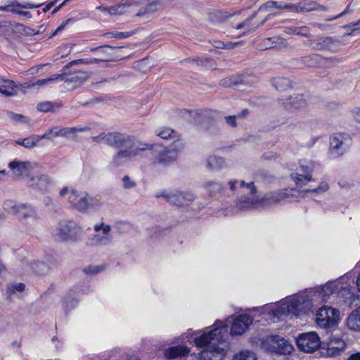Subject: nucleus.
<instances>
[{
  "label": "nucleus",
  "instance_id": "nucleus-1",
  "mask_svg": "<svg viewBox=\"0 0 360 360\" xmlns=\"http://www.w3.org/2000/svg\"><path fill=\"white\" fill-rule=\"evenodd\" d=\"M319 287L309 290L302 294L295 295L281 301L277 304L262 307L263 311H268L270 318L281 319L283 316L293 314L298 316L308 313L314 304L325 302L322 300Z\"/></svg>",
  "mask_w": 360,
  "mask_h": 360
},
{
  "label": "nucleus",
  "instance_id": "nucleus-2",
  "mask_svg": "<svg viewBox=\"0 0 360 360\" xmlns=\"http://www.w3.org/2000/svg\"><path fill=\"white\" fill-rule=\"evenodd\" d=\"M227 330L226 324L217 321L200 336L194 338L196 347H206L199 353L200 360H224L229 349L224 340Z\"/></svg>",
  "mask_w": 360,
  "mask_h": 360
},
{
  "label": "nucleus",
  "instance_id": "nucleus-3",
  "mask_svg": "<svg viewBox=\"0 0 360 360\" xmlns=\"http://www.w3.org/2000/svg\"><path fill=\"white\" fill-rule=\"evenodd\" d=\"M240 188L243 193L250 194V197H243L241 202H245V208H252L258 205L265 206L283 201L290 200L292 198L303 197V191L295 188H286L266 194L261 197L257 194V189L253 182L245 183L241 180Z\"/></svg>",
  "mask_w": 360,
  "mask_h": 360
},
{
  "label": "nucleus",
  "instance_id": "nucleus-4",
  "mask_svg": "<svg viewBox=\"0 0 360 360\" xmlns=\"http://www.w3.org/2000/svg\"><path fill=\"white\" fill-rule=\"evenodd\" d=\"M119 140L116 139L115 144V146L120 148L117 153L113 157L112 163L115 166H118L122 163V159L131 158L138 155L139 150L145 149H152V146H149L147 143H140L135 141L129 136L118 134Z\"/></svg>",
  "mask_w": 360,
  "mask_h": 360
},
{
  "label": "nucleus",
  "instance_id": "nucleus-5",
  "mask_svg": "<svg viewBox=\"0 0 360 360\" xmlns=\"http://www.w3.org/2000/svg\"><path fill=\"white\" fill-rule=\"evenodd\" d=\"M84 229L77 223L67 220H60L53 228L51 235L59 242L76 241L79 239Z\"/></svg>",
  "mask_w": 360,
  "mask_h": 360
},
{
  "label": "nucleus",
  "instance_id": "nucleus-6",
  "mask_svg": "<svg viewBox=\"0 0 360 360\" xmlns=\"http://www.w3.org/2000/svg\"><path fill=\"white\" fill-rule=\"evenodd\" d=\"M261 347L268 352L283 355L291 354L294 349L292 345L288 340L279 335H271L263 338Z\"/></svg>",
  "mask_w": 360,
  "mask_h": 360
},
{
  "label": "nucleus",
  "instance_id": "nucleus-7",
  "mask_svg": "<svg viewBox=\"0 0 360 360\" xmlns=\"http://www.w3.org/2000/svg\"><path fill=\"white\" fill-rule=\"evenodd\" d=\"M340 311L328 306H323L315 314V322L320 328H330L339 321Z\"/></svg>",
  "mask_w": 360,
  "mask_h": 360
},
{
  "label": "nucleus",
  "instance_id": "nucleus-8",
  "mask_svg": "<svg viewBox=\"0 0 360 360\" xmlns=\"http://www.w3.org/2000/svg\"><path fill=\"white\" fill-rule=\"evenodd\" d=\"M183 148L182 141H174L169 148H161L160 150H157L155 160L158 163L163 165H171L176 160L179 152Z\"/></svg>",
  "mask_w": 360,
  "mask_h": 360
},
{
  "label": "nucleus",
  "instance_id": "nucleus-9",
  "mask_svg": "<svg viewBox=\"0 0 360 360\" xmlns=\"http://www.w3.org/2000/svg\"><path fill=\"white\" fill-rule=\"evenodd\" d=\"M120 47H113L110 46H103L95 48H91V51L97 52L99 58H91V59H80L78 60H74L70 62L67 66L72 65L73 64H77L79 63H83L86 64L96 63L101 61H112L117 59H119L117 56H115V52L119 50Z\"/></svg>",
  "mask_w": 360,
  "mask_h": 360
},
{
  "label": "nucleus",
  "instance_id": "nucleus-10",
  "mask_svg": "<svg viewBox=\"0 0 360 360\" xmlns=\"http://www.w3.org/2000/svg\"><path fill=\"white\" fill-rule=\"evenodd\" d=\"M314 162L312 160L302 159L299 162L298 172H292L290 178L298 186L306 185L312 179Z\"/></svg>",
  "mask_w": 360,
  "mask_h": 360
},
{
  "label": "nucleus",
  "instance_id": "nucleus-11",
  "mask_svg": "<svg viewBox=\"0 0 360 360\" xmlns=\"http://www.w3.org/2000/svg\"><path fill=\"white\" fill-rule=\"evenodd\" d=\"M4 210L19 219H26L29 217H34L36 216V210L29 204L16 203L12 200H6L4 203Z\"/></svg>",
  "mask_w": 360,
  "mask_h": 360
},
{
  "label": "nucleus",
  "instance_id": "nucleus-12",
  "mask_svg": "<svg viewBox=\"0 0 360 360\" xmlns=\"http://www.w3.org/2000/svg\"><path fill=\"white\" fill-rule=\"evenodd\" d=\"M298 348L305 352H314L321 345L319 335L315 332H309L300 334L296 338Z\"/></svg>",
  "mask_w": 360,
  "mask_h": 360
},
{
  "label": "nucleus",
  "instance_id": "nucleus-13",
  "mask_svg": "<svg viewBox=\"0 0 360 360\" xmlns=\"http://www.w3.org/2000/svg\"><path fill=\"white\" fill-rule=\"evenodd\" d=\"M272 9H288L292 11L299 12V11H311L314 10H320L323 11L325 10V8L323 6H319L318 7H310V8H305L302 7L299 4H286L283 1H269L265 3L264 4L262 5L259 7L260 11H270Z\"/></svg>",
  "mask_w": 360,
  "mask_h": 360
},
{
  "label": "nucleus",
  "instance_id": "nucleus-14",
  "mask_svg": "<svg viewBox=\"0 0 360 360\" xmlns=\"http://www.w3.org/2000/svg\"><path fill=\"white\" fill-rule=\"evenodd\" d=\"M347 141V136L345 134H336L331 136L329 150L330 157L335 158L343 155L348 147Z\"/></svg>",
  "mask_w": 360,
  "mask_h": 360
},
{
  "label": "nucleus",
  "instance_id": "nucleus-15",
  "mask_svg": "<svg viewBox=\"0 0 360 360\" xmlns=\"http://www.w3.org/2000/svg\"><path fill=\"white\" fill-rule=\"evenodd\" d=\"M89 77V75L85 71H75L68 75L64 76V82L62 86L63 89L68 91H72L80 86L85 82Z\"/></svg>",
  "mask_w": 360,
  "mask_h": 360
},
{
  "label": "nucleus",
  "instance_id": "nucleus-16",
  "mask_svg": "<svg viewBox=\"0 0 360 360\" xmlns=\"http://www.w3.org/2000/svg\"><path fill=\"white\" fill-rule=\"evenodd\" d=\"M168 202L172 205L181 206L186 205L195 199L194 195L191 192L172 191L162 194Z\"/></svg>",
  "mask_w": 360,
  "mask_h": 360
},
{
  "label": "nucleus",
  "instance_id": "nucleus-17",
  "mask_svg": "<svg viewBox=\"0 0 360 360\" xmlns=\"http://www.w3.org/2000/svg\"><path fill=\"white\" fill-rule=\"evenodd\" d=\"M94 229L98 233L95 234L92 238L93 243L96 245H108L112 242V236L110 234L111 227L110 225L101 223L95 224Z\"/></svg>",
  "mask_w": 360,
  "mask_h": 360
},
{
  "label": "nucleus",
  "instance_id": "nucleus-18",
  "mask_svg": "<svg viewBox=\"0 0 360 360\" xmlns=\"http://www.w3.org/2000/svg\"><path fill=\"white\" fill-rule=\"evenodd\" d=\"M252 323V319L248 314H241L236 316L232 323L230 334L231 335H241Z\"/></svg>",
  "mask_w": 360,
  "mask_h": 360
},
{
  "label": "nucleus",
  "instance_id": "nucleus-19",
  "mask_svg": "<svg viewBox=\"0 0 360 360\" xmlns=\"http://www.w3.org/2000/svg\"><path fill=\"white\" fill-rule=\"evenodd\" d=\"M93 199L85 193H79L75 190H72L69 195V202L79 211L88 209Z\"/></svg>",
  "mask_w": 360,
  "mask_h": 360
},
{
  "label": "nucleus",
  "instance_id": "nucleus-20",
  "mask_svg": "<svg viewBox=\"0 0 360 360\" xmlns=\"http://www.w3.org/2000/svg\"><path fill=\"white\" fill-rule=\"evenodd\" d=\"M8 167L12 170L15 176L23 177L27 176L30 170L37 167V164L29 161L21 162L15 160L9 162Z\"/></svg>",
  "mask_w": 360,
  "mask_h": 360
},
{
  "label": "nucleus",
  "instance_id": "nucleus-21",
  "mask_svg": "<svg viewBox=\"0 0 360 360\" xmlns=\"http://www.w3.org/2000/svg\"><path fill=\"white\" fill-rule=\"evenodd\" d=\"M348 278L342 277L338 281H342L339 285V288L336 290V294L338 297H343L345 300H348L352 303L355 300L354 294V289L351 286L350 283H348Z\"/></svg>",
  "mask_w": 360,
  "mask_h": 360
},
{
  "label": "nucleus",
  "instance_id": "nucleus-22",
  "mask_svg": "<svg viewBox=\"0 0 360 360\" xmlns=\"http://www.w3.org/2000/svg\"><path fill=\"white\" fill-rule=\"evenodd\" d=\"M346 348L345 342L339 338H333L328 344L326 354L328 356L334 357L339 355Z\"/></svg>",
  "mask_w": 360,
  "mask_h": 360
},
{
  "label": "nucleus",
  "instance_id": "nucleus-23",
  "mask_svg": "<svg viewBox=\"0 0 360 360\" xmlns=\"http://www.w3.org/2000/svg\"><path fill=\"white\" fill-rule=\"evenodd\" d=\"M342 281H334L328 282L325 285L319 286L321 293L322 300L327 302L330 300V296L336 294V290L339 288V285Z\"/></svg>",
  "mask_w": 360,
  "mask_h": 360
},
{
  "label": "nucleus",
  "instance_id": "nucleus-24",
  "mask_svg": "<svg viewBox=\"0 0 360 360\" xmlns=\"http://www.w3.org/2000/svg\"><path fill=\"white\" fill-rule=\"evenodd\" d=\"M44 137L45 134L41 136L33 134L23 139H19L15 141V143L20 146H22L27 149H32L34 148V147L41 145V141L44 139Z\"/></svg>",
  "mask_w": 360,
  "mask_h": 360
},
{
  "label": "nucleus",
  "instance_id": "nucleus-25",
  "mask_svg": "<svg viewBox=\"0 0 360 360\" xmlns=\"http://www.w3.org/2000/svg\"><path fill=\"white\" fill-rule=\"evenodd\" d=\"M284 105L287 110L293 111L295 110L304 108L307 105V101L303 95L298 94L291 96L287 99L284 103Z\"/></svg>",
  "mask_w": 360,
  "mask_h": 360
},
{
  "label": "nucleus",
  "instance_id": "nucleus-26",
  "mask_svg": "<svg viewBox=\"0 0 360 360\" xmlns=\"http://www.w3.org/2000/svg\"><path fill=\"white\" fill-rule=\"evenodd\" d=\"M135 1L122 0L119 4L110 6V15H121L131 11V4Z\"/></svg>",
  "mask_w": 360,
  "mask_h": 360
},
{
  "label": "nucleus",
  "instance_id": "nucleus-27",
  "mask_svg": "<svg viewBox=\"0 0 360 360\" xmlns=\"http://www.w3.org/2000/svg\"><path fill=\"white\" fill-rule=\"evenodd\" d=\"M347 326L351 330L360 332V306L348 316Z\"/></svg>",
  "mask_w": 360,
  "mask_h": 360
},
{
  "label": "nucleus",
  "instance_id": "nucleus-28",
  "mask_svg": "<svg viewBox=\"0 0 360 360\" xmlns=\"http://www.w3.org/2000/svg\"><path fill=\"white\" fill-rule=\"evenodd\" d=\"M189 353V349L185 345H179L168 348L165 352V356L167 359H174L179 356H184Z\"/></svg>",
  "mask_w": 360,
  "mask_h": 360
},
{
  "label": "nucleus",
  "instance_id": "nucleus-29",
  "mask_svg": "<svg viewBox=\"0 0 360 360\" xmlns=\"http://www.w3.org/2000/svg\"><path fill=\"white\" fill-rule=\"evenodd\" d=\"M119 133H101L100 135L97 136H92V139L96 143H103L109 146H112L115 144L116 139L119 140Z\"/></svg>",
  "mask_w": 360,
  "mask_h": 360
},
{
  "label": "nucleus",
  "instance_id": "nucleus-30",
  "mask_svg": "<svg viewBox=\"0 0 360 360\" xmlns=\"http://www.w3.org/2000/svg\"><path fill=\"white\" fill-rule=\"evenodd\" d=\"M272 86L278 91H285L290 89L291 82L286 77H275L271 81Z\"/></svg>",
  "mask_w": 360,
  "mask_h": 360
},
{
  "label": "nucleus",
  "instance_id": "nucleus-31",
  "mask_svg": "<svg viewBox=\"0 0 360 360\" xmlns=\"http://www.w3.org/2000/svg\"><path fill=\"white\" fill-rule=\"evenodd\" d=\"M157 136L162 139H174L178 137V133L169 127H162L155 131Z\"/></svg>",
  "mask_w": 360,
  "mask_h": 360
},
{
  "label": "nucleus",
  "instance_id": "nucleus-32",
  "mask_svg": "<svg viewBox=\"0 0 360 360\" xmlns=\"http://www.w3.org/2000/svg\"><path fill=\"white\" fill-rule=\"evenodd\" d=\"M257 79L256 77L250 75H242L237 78L233 79L232 84H245L247 86H252L253 84L257 82Z\"/></svg>",
  "mask_w": 360,
  "mask_h": 360
},
{
  "label": "nucleus",
  "instance_id": "nucleus-33",
  "mask_svg": "<svg viewBox=\"0 0 360 360\" xmlns=\"http://www.w3.org/2000/svg\"><path fill=\"white\" fill-rule=\"evenodd\" d=\"M27 184L33 189L42 190L45 185V179L43 175L34 176L28 179Z\"/></svg>",
  "mask_w": 360,
  "mask_h": 360
},
{
  "label": "nucleus",
  "instance_id": "nucleus-34",
  "mask_svg": "<svg viewBox=\"0 0 360 360\" xmlns=\"http://www.w3.org/2000/svg\"><path fill=\"white\" fill-rule=\"evenodd\" d=\"M232 360H257L256 354L250 350H243L236 353Z\"/></svg>",
  "mask_w": 360,
  "mask_h": 360
},
{
  "label": "nucleus",
  "instance_id": "nucleus-35",
  "mask_svg": "<svg viewBox=\"0 0 360 360\" xmlns=\"http://www.w3.org/2000/svg\"><path fill=\"white\" fill-rule=\"evenodd\" d=\"M25 289V285L22 283H13L7 285L6 293L8 297L11 299V296L15 292H22Z\"/></svg>",
  "mask_w": 360,
  "mask_h": 360
},
{
  "label": "nucleus",
  "instance_id": "nucleus-36",
  "mask_svg": "<svg viewBox=\"0 0 360 360\" xmlns=\"http://www.w3.org/2000/svg\"><path fill=\"white\" fill-rule=\"evenodd\" d=\"M224 162V160L221 158L210 156L207 160V167L209 169H217L220 168Z\"/></svg>",
  "mask_w": 360,
  "mask_h": 360
},
{
  "label": "nucleus",
  "instance_id": "nucleus-37",
  "mask_svg": "<svg viewBox=\"0 0 360 360\" xmlns=\"http://www.w3.org/2000/svg\"><path fill=\"white\" fill-rule=\"evenodd\" d=\"M6 115L11 121L15 123L25 124L30 122V119L27 117H25L21 114L15 113L12 111H7Z\"/></svg>",
  "mask_w": 360,
  "mask_h": 360
},
{
  "label": "nucleus",
  "instance_id": "nucleus-38",
  "mask_svg": "<svg viewBox=\"0 0 360 360\" xmlns=\"http://www.w3.org/2000/svg\"><path fill=\"white\" fill-rule=\"evenodd\" d=\"M88 129L87 127H70L60 129L59 131H56V134L60 135L61 136H67L70 133L75 134L77 132H82Z\"/></svg>",
  "mask_w": 360,
  "mask_h": 360
},
{
  "label": "nucleus",
  "instance_id": "nucleus-39",
  "mask_svg": "<svg viewBox=\"0 0 360 360\" xmlns=\"http://www.w3.org/2000/svg\"><path fill=\"white\" fill-rule=\"evenodd\" d=\"M20 6V4L18 3V1H11L8 5L4 6H0V11H11L13 13L18 14L19 11H20V8H21Z\"/></svg>",
  "mask_w": 360,
  "mask_h": 360
},
{
  "label": "nucleus",
  "instance_id": "nucleus-40",
  "mask_svg": "<svg viewBox=\"0 0 360 360\" xmlns=\"http://www.w3.org/2000/svg\"><path fill=\"white\" fill-rule=\"evenodd\" d=\"M328 189H329L328 184L325 181H321L316 188L311 189H311L300 190V191H303V197H304V194L307 193L312 192V193H324V192L327 191Z\"/></svg>",
  "mask_w": 360,
  "mask_h": 360
},
{
  "label": "nucleus",
  "instance_id": "nucleus-41",
  "mask_svg": "<svg viewBox=\"0 0 360 360\" xmlns=\"http://www.w3.org/2000/svg\"><path fill=\"white\" fill-rule=\"evenodd\" d=\"M205 188L210 193H215L220 192L223 188V186L219 182L212 181L206 183Z\"/></svg>",
  "mask_w": 360,
  "mask_h": 360
},
{
  "label": "nucleus",
  "instance_id": "nucleus-42",
  "mask_svg": "<svg viewBox=\"0 0 360 360\" xmlns=\"http://www.w3.org/2000/svg\"><path fill=\"white\" fill-rule=\"evenodd\" d=\"M240 181H240L239 182H238L237 181H229V186H230V188H231V190H232V191L236 190V189L237 188L236 185H237V184H239V186H238V188H239L240 191L243 193L242 190H241V189H240ZM243 194H244L243 197H250V194H248V193L247 194V193H243ZM243 198V196H241V197L239 198V200H239V203L240 204V207L241 209H246L245 207H244V206L246 205V203H245V202H241V198Z\"/></svg>",
  "mask_w": 360,
  "mask_h": 360
},
{
  "label": "nucleus",
  "instance_id": "nucleus-43",
  "mask_svg": "<svg viewBox=\"0 0 360 360\" xmlns=\"http://www.w3.org/2000/svg\"><path fill=\"white\" fill-rule=\"evenodd\" d=\"M44 84H45V79H38L36 82H25V83H24L23 84L21 85V89L25 93L26 89L34 88V87H35L37 86H41Z\"/></svg>",
  "mask_w": 360,
  "mask_h": 360
},
{
  "label": "nucleus",
  "instance_id": "nucleus-44",
  "mask_svg": "<svg viewBox=\"0 0 360 360\" xmlns=\"http://www.w3.org/2000/svg\"><path fill=\"white\" fill-rule=\"evenodd\" d=\"M134 33V31L131 32H112L108 33L107 34L110 35L111 37L117 38V39H124L127 38L131 36Z\"/></svg>",
  "mask_w": 360,
  "mask_h": 360
},
{
  "label": "nucleus",
  "instance_id": "nucleus-45",
  "mask_svg": "<svg viewBox=\"0 0 360 360\" xmlns=\"http://www.w3.org/2000/svg\"><path fill=\"white\" fill-rule=\"evenodd\" d=\"M319 56L317 55H314L312 56H307L304 58V63L309 67L316 66L317 65V61L319 60Z\"/></svg>",
  "mask_w": 360,
  "mask_h": 360
},
{
  "label": "nucleus",
  "instance_id": "nucleus-46",
  "mask_svg": "<svg viewBox=\"0 0 360 360\" xmlns=\"http://www.w3.org/2000/svg\"><path fill=\"white\" fill-rule=\"evenodd\" d=\"M55 82H64V75H54L51 77H46V85L54 83Z\"/></svg>",
  "mask_w": 360,
  "mask_h": 360
},
{
  "label": "nucleus",
  "instance_id": "nucleus-47",
  "mask_svg": "<svg viewBox=\"0 0 360 360\" xmlns=\"http://www.w3.org/2000/svg\"><path fill=\"white\" fill-rule=\"evenodd\" d=\"M102 268L99 266H89L84 269V272L86 274H96L100 272Z\"/></svg>",
  "mask_w": 360,
  "mask_h": 360
},
{
  "label": "nucleus",
  "instance_id": "nucleus-48",
  "mask_svg": "<svg viewBox=\"0 0 360 360\" xmlns=\"http://www.w3.org/2000/svg\"><path fill=\"white\" fill-rule=\"evenodd\" d=\"M61 106L60 103L46 102V112H56Z\"/></svg>",
  "mask_w": 360,
  "mask_h": 360
},
{
  "label": "nucleus",
  "instance_id": "nucleus-49",
  "mask_svg": "<svg viewBox=\"0 0 360 360\" xmlns=\"http://www.w3.org/2000/svg\"><path fill=\"white\" fill-rule=\"evenodd\" d=\"M122 182L124 188H131L135 186V183L131 180L129 176H124Z\"/></svg>",
  "mask_w": 360,
  "mask_h": 360
},
{
  "label": "nucleus",
  "instance_id": "nucleus-50",
  "mask_svg": "<svg viewBox=\"0 0 360 360\" xmlns=\"http://www.w3.org/2000/svg\"><path fill=\"white\" fill-rule=\"evenodd\" d=\"M309 28L307 27H296L293 30V33L299 35L307 36L309 34Z\"/></svg>",
  "mask_w": 360,
  "mask_h": 360
},
{
  "label": "nucleus",
  "instance_id": "nucleus-51",
  "mask_svg": "<svg viewBox=\"0 0 360 360\" xmlns=\"http://www.w3.org/2000/svg\"><path fill=\"white\" fill-rule=\"evenodd\" d=\"M335 43H338V41L331 37H326L323 39V46L328 49H331Z\"/></svg>",
  "mask_w": 360,
  "mask_h": 360
},
{
  "label": "nucleus",
  "instance_id": "nucleus-52",
  "mask_svg": "<svg viewBox=\"0 0 360 360\" xmlns=\"http://www.w3.org/2000/svg\"><path fill=\"white\" fill-rule=\"evenodd\" d=\"M75 21L73 18H69L66 21H65L62 25H60L58 28L53 32L51 37L55 36L59 31L63 30L65 27L68 24L69 22Z\"/></svg>",
  "mask_w": 360,
  "mask_h": 360
},
{
  "label": "nucleus",
  "instance_id": "nucleus-53",
  "mask_svg": "<svg viewBox=\"0 0 360 360\" xmlns=\"http://www.w3.org/2000/svg\"><path fill=\"white\" fill-rule=\"evenodd\" d=\"M221 44H222L221 46H218L217 47L218 48L226 49H233L236 46L239 45L240 44V42H236V43L229 42L227 44H224V43H221Z\"/></svg>",
  "mask_w": 360,
  "mask_h": 360
},
{
  "label": "nucleus",
  "instance_id": "nucleus-54",
  "mask_svg": "<svg viewBox=\"0 0 360 360\" xmlns=\"http://www.w3.org/2000/svg\"><path fill=\"white\" fill-rule=\"evenodd\" d=\"M353 117L357 121L360 122V108L356 107L352 110Z\"/></svg>",
  "mask_w": 360,
  "mask_h": 360
},
{
  "label": "nucleus",
  "instance_id": "nucleus-55",
  "mask_svg": "<svg viewBox=\"0 0 360 360\" xmlns=\"http://www.w3.org/2000/svg\"><path fill=\"white\" fill-rule=\"evenodd\" d=\"M43 67H44V65H37L35 67L30 68L27 70V74L28 75H34V74L39 72V71L40 70H41L43 68Z\"/></svg>",
  "mask_w": 360,
  "mask_h": 360
},
{
  "label": "nucleus",
  "instance_id": "nucleus-56",
  "mask_svg": "<svg viewBox=\"0 0 360 360\" xmlns=\"http://www.w3.org/2000/svg\"><path fill=\"white\" fill-rule=\"evenodd\" d=\"M226 122L230 126L236 127V116L233 115V116L226 117Z\"/></svg>",
  "mask_w": 360,
  "mask_h": 360
},
{
  "label": "nucleus",
  "instance_id": "nucleus-57",
  "mask_svg": "<svg viewBox=\"0 0 360 360\" xmlns=\"http://www.w3.org/2000/svg\"><path fill=\"white\" fill-rule=\"evenodd\" d=\"M255 17V15H253L251 18H247L245 19L244 21H243L242 22H240L239 24L237 25V26L236 27V30H240L243 27H244L250 21V20L252 19L253 18Z\"/></svg>",
  "mask_w": 360,
  "mask_h": 360
},
{
  "label": "nucleus",
  "instance_id": "nucleus-58",
  "mask_svg": "<svg viewBox=\"0 0 360 360\" xmlns=\"http://www.w3.org/2000/svg\"><path fill=\"white\" fill-rule=\"evenodd\" d=\"M347 360H360V352H356L352 354H350Z\"/></svg>",
  "mask_w": 360,
  "mask_h": 360
},
{
  "label": "nucleus",
  "instance_id": "nucleus-59",
  "mask_svg": "<svg viewBox=\"0 0 360 360\" xmlns=\"http://www.w3.org/2000/svg\"><path fill=\"white\" fill-rule=\"evenodd\" d=\"M96 9L101 11L104 14L110 15V6L107 7V6H96Z\"/></svg>",
  "mask_w": 360,
  "mask_h": 360
},
{
  "label": "nucleus",
  "instance_id": "nucleus-60",
  "mask_svg": "<svg viewBox=\"0 0 360 360\" xmlns=\"http://www.w3.org/2000/svg\"><path fill=\"white\" fill-rule=\"evenodd\" d=\"M60 129H58L57 128L51 129L49 133H46V136H48L49 139L53 138L55 136H60L58 134H56V131H59Z\"/></svg>",
  "mask_w": 360,
  "mask_h": 360
},
{
  "label": "nucleus",
  "instance_id": "nucleus-61",
  "mask_svg": "<svg viewBox=\"0 0 360 360\" xmlns=\"http://www.w3.org/2000/svg\"><path fill=\"white\" fill-rule=\"evenodd\" d=\"M40 5H34V4H29V3H26V4H20V7L21 8H37L39 7Z\"/></svg>",
  "mask_w": 360,
  "mask_h": 360
},
{
  "label": "nucleus",
  "instance_id": "nucleus-62",
  "mask_svg": "<svg viewBox=\"0 0 360 360\" xmlns=\"http://www.w3.org/2000/svg\"><path fill=\"white\" fill-rule=\"evenodd\" d=\"M348 13H349V6H347V8L345 11H343L342 13H340V14L335 15V17H333L332 18L327 19V20H333L337 19Z\"/></svg>",
  "mask_w": 360,
  "mask_h": 360
},
{
  "label": "nucleus",
  "instance_id": "nucleus-63",
  "mask_svg": "<svg viewBox=\"0 0 360 360\" xmlns=\"http://www.w3.org/2000/svg\"><path fill=\"white\" fill-rule=\"evenodd\" d=\"M0 93L6 95V96H10L11 95V92L7 90L6 87L5 86L0 85Z\"/></svg>",
  "mask_w": 360,
  "mask_h": 360
},
{
  "label": "nucleus",
  "instance_id": "nucleus-64",
  "mask_svg": "<svg viewBox=\"0 0 360 360\" xmlns=\"http://www.w3.org/2000/svg\"><path fill=\"white\" fill-rule=\"evenodd\" d=\"M360 25V19L359 20L352 22L348 25L344 26V27H353Z\"/></svg>",
  "mask_w": 360,
  "mask_h": 360
}]
</instances>
